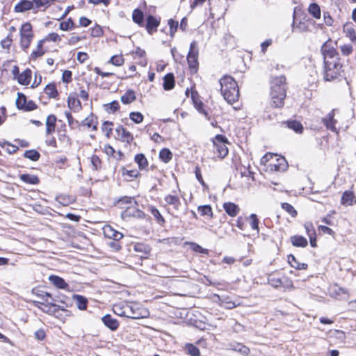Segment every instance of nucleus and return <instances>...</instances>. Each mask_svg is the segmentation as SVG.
<instances>
[{"label": "nucleus", "mask_w": 356, "mask_h": 356, "mask_svg": "<svg viewBox=\"0 0 356 356\" xmlns=\"http://www.w3.org/2000/svg\"><path fill=\"white\" fill-rule=\"evenodd\" d=\"M331 42L330 40L326 41L321 48L324 62V79L329 81L343 76L339 53Z\"/></svg>", "instance_id": "nucleus-1"}, {"label": "nucleus", "mask_w": 356, "mask_h": 356, "mask_svg": "<svg viewBox=\"0 0 356 356\" xmlns=\"http://www.w3.org/2000/svg\"><path fill=\"white\" fill-rule=\"evenodd\" d=\"M221 94L229 104L237 102L239 98V89L236 81L229 75H225L219 80Z\"/></svg>", "instance_id": "nucleus-2"}, {"label": "nucleus", "mask_w": 356, "mask_h": 356, "mask_svg": "<svg viewBox=\"0 0 356 356\" xmlns=\"http://www.w3.org/2000/svg\"><path fill=\"white\" fill-rule=\"evenodd\" d=\"M139 310L138 305L136 303H119L113 307V311L115 314L132 319H139L143 317Z\"/></svg>", "instance_id": "nucleus-3"}, {"label": "nucleus", "mask_w": 356, "mask_h": 356, "mask_svg": "<svg viewBox=\"0 0 356 356\" xmlns=\"http://www.w3.org/2000/svg\"><path fill=\"white\" fill-rule=\"evenodd\" d=\"M199 51L197 48V42L193 40L190 44V49L187 55V62L191 74L197 72Z\"/></svg>", "instance_id": "nucleus-4"}, {"label": "nucleus", "mask_w": 356, "mask_h": 356, "mask_svg": "<svg viewBox=\"0 0 356 356\" xmlns=\"http://www.w3.org/2000/svg\"><path fill=\"white\" fill-rule=\"evenodd\" d=\"M213 146L218 152V156L220 159L225 158L228 154V148L226 144L228 143L227 138L221 134H218L215 136L213 140Z\"/></svg>", "instance_id": "nucleus-5"}, {"label": "nucleus", "mask_w": 356, "mask_h": 356, "mask_svg": "<svg viewBox=\"0 0 356 356\" xmlns=\"http://www.w3.org/2000/svg\"><path fill=\"white\" fill-rule=\"evenodd\" d=\"M15 104L19 110L24 111H31L38 108L37 104L33 100H27L26 96L22 92L17 93Z\"/></svg>", "instance_id": "nucleus-6"}, {"label": "nucleus", "mask_w": 356, "mask_h": 356, "mask_svg": "<svg viewBox=\"0 0 356 356\" xmlns=\"http://www.w3.org/2000/svg\"><path fill=\"white\" fill-rule=\"evenodd\" d=\"M268 282L274 288L283 287L289 290L293 288V282L286 276L277 277L274 275H269Z\"/></svg>", "instance_id": "nucleus-7"}, {"label": "nucleus", "mask_w": 356, "mask_h": 356, "mask_svg": "<svg viewBox=\"0 0 356 356\" xmlns=\"http://www.w3.org/2000/svg\"><path fill=\"white\" fill-rule=\"evenodd\" d=\"M270 95L271 97L270 105L273 108H282L284 104V99L286 96L285 90H275L270 89Z\"/></svg>", "instance_id": "nucleus-8"}, {"label": "nucleus", "mask_w": 356, "mask_h": 356, "mask_svg": "<svg viewBox=\"0 0 356 356\" xmlns=\"http://www.w3.org/2000/svg\"><path fill=\"white\" fill-rule=\"evenodd\" d=\"M41 306H39V309L42 310L43 312H45L50 315L58 316V313L60 311H65L64 309H62L60 306L54 303V302H45L41 303Z\"/></svg>", "instance_id": "nucleus-9"}, {"label": "nucleus", "mask_w": 356, "mask_h": 356, "mask_svg": "<svg viewBox=\"0 0 356 356\" xmlns=\"http://www.w3.org/2000/svg\"><path fill=\"white\" fill-rule=\"evenodd\" d=\"M334 110H332L327 115L322 118V122L325 127L332 131V132L337 133V129L335 127V124L337 122V120L334 119Z\"/></svg>", "instance_id": "nucleus-10"}, {"label": "nucleus", "mask_w": 356, "mask_h": 356, "mask_svg": "<svg viewBox=\"0 0 356 356\" xmlns=\"http://www.w3.org/2000/svg\"><path fill=\"white\" fill-rule=\"evenodd\" d=\"M286 77L283 75L273 78L270 83V89L275 90H285L286 92Z\"/></svg>", "instance_id": "nucleus-11"}, {"label": "nucleus", "mask_w": 356, "mask_h": 356, "mask_svg": "<svg viewBox=\"0 0 356 356\" xmlns=\"http://www.w3.org/2000/svg\"><path fill=\"white\" fill-rule=\"evenodd\" d=\"M103 231L105 237L108 238L110 239L120 240L123 238V234L121 232L114 229L110 225H106L103 228Z\"/></svg>", "instance_id": "nucleus-12"}, {"label": "nucleus", "mask_w": 356, "mask_h": 356, "mask_svg": "<svg viewBox=\"0 0 356 356\" xmlns=\"http://www.w3.org/2000/svg\"><path fill=\"white\" fill-rule=\"evenodd\" d=\"M102 321L104 325L111 331H115L119 327V323L117 319L112 317L111 314L104 315Z\"/></svg>", "instance_id": "nucleus-13"}, {"label": "nucleus", "mask_w": 356, "mask_h": 356, "mask_svg": "<svg viewBox=\"0 0 356 356\" xmlns=\"http://www.w3.org/2000/svg\"><path fill=\"white\" fill-rule=\"evenodd\" d=\"M159 21L153 15H149L147 17L145 28L149 34H152L156 31V29L159 25Z\"/></svg>", "instance_id": "nucleus-14"}, {"label": "nucleus", "mask_w": 356, "mask_h": 356, "mask_svg": "<svg viewBox=\"0 0 356 356\" xmlns=\"http://www.w3.org/2000/svg\"><path fill=\"white\" fill-rule=\"evenodd\" d=\"M116 132L118 134V136L124 142L131 143L134 140L133 135L122 125H119L116 128Z\"/></svg>", "instance_id": "nucleus-15"}, {"label": "nucleus", "mask_w": 356, "mask_h": 356, "mask_svg": "<svg viewBox=\"0 0 356 356\" xmlns=\"http://www.w3.org/2000/svg\"><path fill=\"white\" fill-rule=\"evenodd\" d=\"M79 124L80 127H92V130L95 131L97 129V118L93 113H90V115L86 118Z\"/></svg>", "instance_id": "nucleus-16"}, {"label": "nucleus", "mask_w": 356, "mask_h": 356, "mask_svg": "<svg viewBox=\"0 0 356 356\" xmlns=\"http://www.w3.org/2000/svg\"><path fill=\"white\" fill-rule=\"evenodd\" d=\"M343 31L346 36L354 43H356V31L352 22H347L343 26Z\"/></svg>", "instance_id": "nucleus-17"}, {"label": "nucleus", "mask_w": 356, "mask_h": 356, "mask_svg": "<svg viewBox=\"0 0 356 356\" xmlns=\"http://www.w3.org/2000/svg\"><path fill=\"white\" fill-rule=\"evenodd\" d=\"M33 8V2L29 0H21L15 6L14 10L16 13H24Z\"/></svg>", "instance_id": "nucleus-18"}, {"label": "nucleus", "mask_w": 356, "mask_h": 356, "mask_svg": "<svg viewBox=\"0 0 356 356\" xmlns=\"http://www.w3.org/2000/svg\"><path fill=\"white\" fill-rule=\"evenodd\" d=\"M49 280L51 284H53L58 289H65L69 286L68 284L65 281V280L58 275H50L49 277Z\"/></svg>", "instance_id": "nucleus-19"}, {"label": "nucleus", "mask_w": 356, "mask_h": 356, "mask_svg": "<svg viewBox=\"0 0 356 356\" xmlns=\"http://www.w3.org/2000/svg\"><path fill=\"white\" fill-rule=\"evenodd\" d=\"M72 299L75 302L77 308L80 310H86L88 307V299L79 294H74Z\"/></svg>", "instance_id": "nucleus-20"}, {"label": "nucleus", "mask_w": 356, "mask_h": 356, "mask_svg": "<svg viewBox=\"0 0 356 356\" xmlns=\"http://www.w3.org/2000/svg\"><path fill=\"white\" fill-rule=\"evenodd\" d=\"M134 250L137 252H140L142 254L140 255V257H147V256L151 252V247L143 243H137L134 244Z\"/></svg>", "instance_id": "nucleus-21"}, {"label": "nucleus", "mask_w": 356, "mask_h": 356, "mask_svg": "<svg viewBox=\"0 0 356 356\" xmlns=\"http://www.w3.org/2000/svg\"><path fill=\"white\" fill-rule=\"evenodd\" d=\"M57 118L55 115H49L46 120V134L47 135L51 134L55 131L56 122Z\"/></svg>", "instance_id": "nucleus-22"}, {"label": "nucleus", "mask_w": 356, "mask_h": 356, "mask_svg": "<svg viewBox=\"0 0 356 356\" xmlns=\"http://www.w3.org/2000/svg\"><path fill=\"white\" fill-rule=\"evenodd\" d=\"M175 85V76L173 73H168L163 77V87L165 90H172Z\"/></svg>", "instance_id": "nucleus-23"}, {"label": "nucleus", "mask_w": 356, "mask_h": 356, "mask_svg": "<svg viewBox=\"0 0 356 356\" xmlns=\"http://www.w3.org/2000/svg\"><path fill=\"white\" fill-rule=\"evenodd\" d=\"M32 72L30 69H26L22 73L19 74L17 81L19 84L26 86L31 82Z\"/></svg>", "instance_id": "nucleus-24"}, {"label": "nucleus", "mask_w": 356, "mask_h": 356, "mask_svg": "<svg viewBox=\"0 0 356 356\" xmlns=\"http://www.w3.org/2000/svg\"><path fill=\"white\" fill-rule=\"evenodd\" d=\"M223 209L229 216L232 217L236 216L240 211L238 206L232 202L224 203Z\"/></svg>", "instance_id": "nucleus-25"}, {"label": "nucleus", "mask_w": 356, "mask_h": 356, "mask_svg": "<svg viewBox=\"0 0 356 356\" xmlns=\"http://www.w3.org/2000/svg\"><path fill=\"white\" fill-rule=\"evenodd\" d=\"M290 239L292 245L295 247L305 248L308 245L307 238L302 236L294 235Z\"/></svg>", "instance_id": "nucleus-26"}, {"label": "nucleus", "mask_w": 356, "mask_h": 356, "mask_svg": "<svg viewBox=\"0 0 356 356\" xmlns=\"http://www.w3.org/2000/svg\"><path fill=\"white\" fill-rule=\"evenodd\" d=\"M307 10L309 15H311L314 18L316 19L321 18V10L320 6L317 3L314 2L310 3Z\"/></svg>", "instance_id": "nucleus-27"}, {"label": "nucleus", "mask_w": 356, "mask_h": 356, "mask_svg": "<svg viewBox=\"0 0 356 356\" xmlns=\"http://www.w3.org/2000/svg\"><path fill=\"white\" fill-rule=\"evenodd\" d=\"M19 179L24 183L36 185L40 183V179L38 176L30 174H22Z\"/></svg>", "instance_id": "nucleus-28"}, {"label": "nucleus", "mask_w": 356, "mask_h": 356, "mask_svg": "<svg viewBox=\"0 0 356 356\" xmlns=\"http://www.w3.org/2000/svg\"><path fill=\"white\" fill-rule=\"evenodd\" d=\"M288 261L290 266L297 270H305L307 269L308 265L305 263H300L297 261L295 256L290 254L288 257Z\"/></svg>", "instance_id": "nucleus-29"}, {"label": "nucleus", "mask_w": 356, "mask_h": 356, "mask_svg": "<svg viewBox=\"0 0 356 356\" xmlns=\"http://www.w3.org/2000/svg\"><path fill=\"white\" fill-rule=\"evenodd\" d=\"M166 204L172 205L175 210H179L181 206L179 197L177 195H168L164 197Z\"/></svg>", "instance_id": "nucleus-30"}, {"label": "nucleus", "mask_w": 356, "mask_h": 356, "mask_svg": "<svg viewBox=\"0 0 356 356\" xmlns=\"http://www.w3.org/2000/svg\"><path fill=\"white\" fill-rule=\"evenodd\" d=\"M20 38H24L26 36L33 38V33L32 31V25L29 22L23 24L19 30Z\"/></svg>", "instance_id": "nucleus-31"}, {"label": "nucleus", "mask_w": 356, "mask_h": 356, "mask_svg": "<svg viewBox=\"0 0 356 356\" xmlns=\"http://www.w3.org/2000/svg\"><path fill=\"white\" fill-rule=\"evenodd\" d=\"M44 92L49 98L56 99L58 97L59 94L54 83H50L44 88Z\"/></svg>", "instance_id": "nucleus-32"}, {"label": "nucleus", "mask_w": 356, "mask_h": 356, "mask_svg": "<svg viewBox=\"0 0 356 356\" xmlns=\"http://www.w3.org/2000/svg\"><path fill=\"white\" fill-rule=\"evenodd\" d=\"M288 128L293 130L296 134H302L303 131L302 124L297 120H288L284 122Z\"/></svg>", "instance_id": "nucleus-33"}, {"label": "nucleus", "mask_w": 356, "mask_h": 356, "mask_svg": "<svg viewBox=\"0 0 356 356\" xmlns=\"http://www.w3.org/2000/svg\"><path fill=\"white\" fill-rule=\"evenodd\" d=\"M149 211L151 214L154 217L157 223L160 225H163L165 222V220L163 216L161 214L160 211L154 206H149L148 207Z\"/></svg>", "instance_id": "nucleus-34"}, {"label": "nucleus", "mask_w": 356, "mask_h": 356, "mask_svg": "<svg viewBox=\"0 0 356 356\" xmlns=\"http://www.w3.org/2000/svg\"><path fill=\"white\" fill-rule=\"evenodd\" d=\"M136 99L135 92L133 90H128L122 97L121 102L124 104H129Z\"/></svg>", "instance_id": "nucleus-35"}, {"label": "nucleus", "mask_w": 356, "mask_h": 356, "mask_svg": "<svg viewBox=\"0 0 356 356\" xmlns=\"http://www.w3.org/2000/svg\"><path fill=\"white\" fill-rule=\"evenodd\" d=\"M135 162L138 164L140 170L145 169L148 165V161L145 156L140 153L135 156Z\"/></svg>", "instance_id": "nucleus-36"}, {"label": "nucleus", "mask_w": 356, "mask_h": 356, "mask_svg": "<svg viewBox=\"0 0 356 356\" xmlns=\"http://www.w3.org/2000/svg\"><path fill=\"white\" fill-rule=\"evenodd\" d=\"M132 19L136 24L143 26L144 21V14L143 11L139 8H136L133 11Z\"/></svg>", "instance_id": "nucleus-37"}, {"label": "nucleus", "mask_w": 356, "mask_h": 356, "mask_svg": "<svg viewBox=\"0 0 356 356\" xmlns=\"http://www.w3.org/2000/svg\"><path fill=\"white\" fill-rule=\"evenodd\" d=\"M172 158V153L168 148H163L159 152V159L164 163H168Z\"/></svg>", "instance_id": "nucleus-38"}, {"label": "nucleus", "mask_w": 356, "mask_h": 356, "mask_svg": "<svg viewBox=\"0 0 356 356\" xmlns=\"http://www.w3.org/2000/svg\"><path fill=\"white\" fill-rule=\"evenodd\" d=\"M24 156L32 161H37L40 158V154L35 149H29L24 152Z\"/></svg>", "instance_id": "nucleus-39"}, {"label": "nucleus", "mask_w": 356, "mask_h": 356, "mask_svg": "<svg viewBox=\"0 0 356 356\" xmlns=\"http://www.w3.org/2000/svg\"><path fill=\"white\" fill-rule=\"evenodd\" d=\"M197 210L200 213L201 216H207L210 218L213 217L212 207L209 204L199 206L197 207Z\"/></svg>", "instance_id": "nucleus-40"}, {"label": "nucleus", "mask_w": 356, "mask_h": 356, "mask_svg": "<svg viewBox=\"0 0 356 356\" xmlns=\"http://www.w3.org/2000/svg\"><path fill=\"white\" fill-rule=\"evenodd\" d=\"M137 208L133 206L128 207L121 213V217L124 220H127L131 217H134Z\"/></svg>", "instance_id": "nucleus-41"}, {"label": "nucleus", "mask_w": 356, "mask_h": 356, "mask_svg": "<svg viewBox=\"0 0 356 356\" xmlns=\"http://www.w3.org/2000/svg\"><path fill=\"white\" fill-rule=\"evenodd\" d=\"M185 350L187 354L191 356H199L200 354L199 348L192 343H186Z\"/></svg>", "instance_id": "nucleus-42"}, {"label": "nucleus", "mask_w": 356, "mask_h": 356, "mask_svg": "<svg viewBox=\"0 0 356 356\" xmlns=\"http://www.w3.org/2000/svg\"><path fill=\"white\" fill-rule=\"evenodd\" d=\"M90 162L94 170L99 171L102 169V163L97 155L93 154L90 158Z\"/></svg>", "instance_id": "nucleus-43"}, {"label": "nucleus", "mask_w": 356, "mask_h": 356, "mask_svg": "<svg viewBox=\"0 0 356 356\" xmlns=\"http://www.w3.org/2000/svg\"><path fill=\"white\" fill-rule=\"evenodd\" d=\"M354 199V195L350 191H345L341 197V203L342 204H347L348 205L353 204V201Z\"/></svg>", "instance_id": "nucleus-44"}, {"label": "nucleus", "mask_w": 356, "mask_h": 356, "mask_svg": "<svg viewBox=\"0 0 356 356\" xmlns=\"http://www.w3.org/2000/svg\"><path fill=\"white\" fill-rule=\"evenodd\" d=\"M250 225L252 229L257 231V234L259 233V220L257 218V216L254 213H252L250 216Z\"/></svg>", "instance_id": "nucleus-45"}, {"label": "nucleus", "mask_w": 356, "mask_h": 356, "mask_svg": "<svg viewBox=\"0 0 356 356\" xmlns=\"http://www.w3.org/2000/svg\"><path fill=\"white\" fill-rule=\"evenodd\" d=\"M104 107L108 113H115L119 110L120 104L117 100H114L111 103L105 104Z\"/></svg>", "instance_id": "nucleus-46"}, {"label": "nucleus", "mask_w": 356, "mask_h": 356, "mask_svg": "<svg viewBox=\"0 0 356 356\" xmlns=\"http://www.w3.org/2000/svg\"><path fill=\"white\" fill-rule=\"evenodd\" d=\"M277 164H275V170L276 171H285L288 168V163L284 157L277 159Z\"/></svg>", "instance_id": "nucleus-47"}, {"label": "nucleus", "mask_w": 356, "mask_h": 356, "mask_svg": "<svg viewBox=\"0 0 356 356\" xmlns=\"http://www.w3.org/2000/svg\"><path fill=\"white\" fill-rule=\"evenodd\" d=\"M194 105H195V108L197 110V111L199 113H202L208 120H209L208 111L204 109V104L202 102H201V101L197 102V101L194 100Z\"/></svg>", "instance_id": "nucleus-48"}, {"label": "nucleus", "mask_w": 356, "mask_h": 356, "mask_svg": "<svg viewBox=\"0 0 356 356\" xmlns=\"http://www.w3.org/2000/svg\"><path fill=\"white\" fill-rule=\"evenodd\" d=\"M65 115L66 116L67 122L72 129H74L75 127H80L79 122L74 119L70 112L65 111Z\"/></svg>", "instance_id": "nucleus-49"}, {"label": "nucleus", "mask_w": 356, "mask_h": 356, "mask_svg": "<svg viewBox=\"0 0 356 356\" xmlns=\"http://www.w3.org/2000/svg\"><path fill=\"white\" fill-rule=\"evenodd\" d=\"M168 24L170 26V37L173 38L179 27V23L177 21L174 20L173 19H170L168 22Z\"/></svg>", "instance_id": "nucleus-50"}, {"label": "nucleus", "mask_w": 356, "mask_h": 356, "mask_svg": "<svg viewBox=\"0 0 356 356\" xmlns=\"http://www.w3.org/2000/svg\"><path fill=\"white\" fill-rule=\"evenodd\" d=\"M281 207L284 210H285L292 217H296L297 216L298 213L291 204H290L287 202H284V203H282Z\"/></svg>", "instance_id": "nucleus-51"}, {"label": "nucleus", "mask_w": 356, "mask_h": 356, "mask_svg": "<svg viewBox=\"0 0 356 356\" xmlns=\"http://www.w3.org/2000/svg\"><path fill=\"white\" fill-rule=\"evenodd\" d=\"M129 118L136 124L142 122L144 119L143 114L140 112H131Z\"/></svg>", "instance_id": "nucleus-52"}, {"label": "nucleus", "mask_w": 356, "mask_h": 356, "mask_svg": "<svg viewBox=\"0 0 356 356\" xmlns=\"http://www.w3.org/2000/svg\"><path fill=\"white\" fill-rule=\"evenodd\" d=\"M74 26V23L72 18H68L67 21L60 23L59 27L63 31H68Z\"/></svg>", "instance_id": "nucleus-53"}, {"label": "nucleus", "mask_w": 356, "mask_h": 356, "mask_svg": "<svg viewBox=\"0 0 356 356\" xmlns=\"http://www.w3.org/2000/svg\"><path fill=\"white\" fill-rule=\"evenodd\" d=\"M67 104L69 108L73 110L76 109L78 106H81L80 101L76 98L71 96L68 97Z\"/></svg>", "instance_id": "nucleus-54"}, {"label": "nucleus", "mask_w": 356, "mask_h": 356, "mask_svg": "<svg viewBox=\"0 0 356 356\" xmlns=\"http://www.w3.org/2000/svg\"><path fill=\"white\" fill-rule=\"evenodd\" d=\"M124 59L122 56L115 55L113 56L109 60V63L115 66H121L123 65Z\"/></svg>", "instance_id": "nucleus-55"}, {"label": "nucleus", "mask_w": 356, "mask_h": 356, "mask_svg": "<svg viewBox=\"0 0 356 356\" xmlns=\"http://www.w3.org/2000/svg\"><path fill=\"white\" fill-rule=\"evenodd\" d=\"M55 0H33V6L35 5L37 8L44 7L47 8L51 5V2H54Z\"/></svg>", "instance_id": "nucleus-56"}, {"label": "nucleus", "mask_w": 356, "mask_h": 356, "mask_svg": "<svg viewBox=\"0 0 356 356\" xmlns=\"http://www.w3.org/2000/svg\"><path fill=\"white\" fill-rule=\"evenodd\" d=\"M113 125V123L110 121H104L102 124V131H106V136L109 138L111 133H112V126Z\"/></svg>", "instance_id": "nucleus-57"}, {"label": "nucleus", "mask_w": 356, "mask_h": 356, "mask_svg": "<svg viewBox=\"0 0 356 356\" xmlns=\"http://www.w3.org/2000/svg\"><path fill=\"white\" fill-rule=\"evenodd\" d=\"M133 200H134V198L131 197L124 196V197H121L120 198H119L116 201L115 204L117 205H119L120 207H122L123 205H124V204H131Z\"/></svg>", "instance_id": "nucleus-58"}, {"label": "nucleus", "mask_w": 356, "mask_h": 356, "mask_svg": "<svg viewBox=\"0 0 356 356\" xmlns=\"http://www.w3.org/2000/svg\"><path fill=\"white\" fill-rule=\"evenodd\" d=\"M122 172L123 175H127L131 178H136L140 175V173L137 170H127L124 167L122 168Z\"/></svg>", "instance_id": "nucleus-59"}, {"label": "nucleus", "mask_w": 356, "mask_h": 356, "mask_svg": "<svg viewBox=\"0 0 356 356\" xmlns=\"http://www.w3.org/2000/svg\"><path fill=\"white\" fill-rule=\"evenodd\" d=\"M37 295L42 299V301L45 302H49V299H52L53 301H56V299L48 292L40 291V293H38Z\"/></svg>", "instance_id": "nucleus-60"}, {"label": "nucleus", "mask_w": 356, "mask_h": 356, "mask_svg": "<svg viewBox=\"0 0 356 356\" xmlns=\"http://www.w3.org/2000/svg\"><path fill=\"white\" fill-rule=\"evenodd\" d=\"M13 42L12 35L8 34L7 37L1 41V46L3 49H9Z\"/></svg>", "instance_id": "nucleus-61"}, {"label": "nucleus", "mask_w": 356, "mask_h": 356, "mask_svg": "<svg viewBox=\"0 0 356 356\" xmlns=\"http://www.w3.org/2000/svg\"><path fill=\"white\" fill-rule=\"evenodd\" d=\"M33 38H30L29 37H24V38H20V44H21V47L26 50V49H28L31 44V42L32 41Z\"/></svg>", "instance_id": "nucleus-62"}, {"label": "nucleus", "mask_w": 356, "mask_h": 356, "mask_svg": "<svg viewBox=\"0 0 356 356\" xmlns=\"http://www.w3.org/2000/svg\"><path fill=\"white\" fill-rule=\"evenodd\" d=\"M120 240H113L107 243V245L114 251H119L122 246L119 242Z\"/></svg>", "instance_id": "nucleus-63"}, {"label": "nucleus", "mask_w": 356, "mask_h": 356, "mask_svg": "<svg viewBox=\"0 0 356 356\" xmlns=\"http://www.w3.org/2000/svg\"><path fill=\"white\" fill-rule=\"evenodd\" d=\"M104 32L102 27L96 24L91 30V36L92 37H100L103 35Z\"/></svg>", "instance_id": "nucleus-64"}]
</instances>
